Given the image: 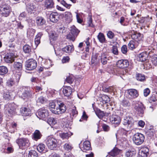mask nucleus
<instances>
[{"label": "nucleus", "mask_w": 157, "mask_h": 157, "mask_svg": "<svg viewBox=\"0 0 157 157\" xmlns=\"http://www.w3.org/2000/svg\"><path fill=\"white\" fill-rule=\"evenodd\" d=\"M47 122L51 126H53L56 124L57 121L56 118L51 117L48 119Z\"/></svg>", "instance_id": "e433bc0d"}, {"label": "nucleus", "mask_w": 157, "mask_h": 157, "mask_svg": "<svg viewBox=\"0 0 157 157\" xmlns=\"http://www.w3.org/2000/svg\"><path fill=\"white\" fill-rule=\"evenodd\" d=\"M148 56L146 52H143L140 54L138 56L139 60L141 62L145 61Z\"/></svg>", "instance_id": "393cba45"}, {"label": "nucleus", "mask_w": 157, "mask_h": 157, "mask_svg": "<svg viewBox=\"0 0 157 157\" xmlns=\"http://www.w3.org/2000/svg\"><path fill=\"white\" fill-rule=\"evenodd\" d=\"M95 112L96 115L100 118H102L105 115L103 112L100 109H97Z\"/></svg>", "instance_id": "a18cd8bd"}, {"label": "nucleus", "mask_w": 157, "mask_h": 157, "mask_svg": "<svg viewBox=\"0 0 157 157\" xmlns=\"http://www.w3.org/2000/svg\"><path fill=\"white\" fill-rule=\"evenodd\" d=\"M122 105L124 106H127L129 105V101L127 100H123L122 103Z\"/></svg>", "instance_id": "774afa93"}, {"label": "nucleus", "mask_w": 157, "mask_h": 157, "mask_svg": "<svg viewBox=\"0 0 157 157\" xmlns=\"http://www.w3.org/2000/svg\"><path fill=\"white\" fill-rule=\"evenodd\" d=\"M74 80V77L71 75L68 76L66 78L65 81L67 83L71 84L73 83Z\"/></svg>", "instance_id": "37998d69"}, {"label": "nucleus", "mask_w": 157, "mask_h": 157, "mask_svg": "<svg viewBox=\"0 0 157 157\" xmlns=\"http://www.w3.org/2000/svg\"><path fill=\"white\" fill-rule=\"evenodd\" d=\"M111 52L114 55H118L119 54V51L116 45H113L111 50Z\"/></svg>", "instance_id": "79ce46f5"}, {"label": "nucleus", "mask_w": 157, "mask_h": 157, "mask_svg": "<svg viewBox=\"0 0 157 157\" xmlns=\"http://www.w3.org/2000/svg\"><path fill=\"white\" fill-rule=\"evenodd\" d=\"M45 146L43 144H39L37 147V149L40 152H41L44 150Z\"/></svg>", "instance_id": "de8ad7c7"}, {"label": "nucleus", "mask_w": 157, "mask_h": 157, "mask_svg": "<svg viewBox=\"0 0 157 157\" xmlns=\"http://www.w3.org/2000/svg\"><path fill=\"white\" fill-rule=\"evenodd\" d=\"M42 35V33L40 32L36 36L34 41L36 46H37L40 43V39Z\"/></svg>", "instance_id": "72a5a7b5"}, {"label": "nucleus", "mask_w": 157, "mask_h": 157, "mask_svg": "<svg viewBox=\"0 0 157 157\" xmlns=\"http://www.w3.org/2000/svg\"><path fill=\"white\" fill-rule=\"evenodd\" d=\"M82 149L83 151L84 152L91 150V148L90 142L88 141H85L83 144Z\"/></svg>", "instance_id": "6ab92c4d"}, {"label": "nucleus", "mask_w": 157, "mask_h": 157, "mask_svg": "<svg viewBox=\"0 0 157 157\" xmlns=\"http://www.w3.org/2000/svg\"><path fill=\"white\" fill-rule=\"evenodd\" d=\"M150 91L148 88H147L144 89V95L145 96H147L150 94Z\"/></svg>", "instance_id": "e2e57ef3"}, {"label": "nucleus", "mask_w": 157, "mask_h": 157, "mask_svg": "<svg viewBox=\"0 0 157 157\" xmlns=\"http://www.w3.org/2000/svg\"><path fill=\"white\" fill-rule=\"evenodd\" d=\"M71 31V33L75 36H77L79 32V31L74 26L72 28Z\"/></svg>", "instance_id": "09e8293b"}, {"label": "nucleus", "mask_w": 157, "mask_h": 157, "mask_svg": "<svg viewBox=\"0 0 157 157\" xmlns=\"http://www.w3.org/2000/svg\"><path fill=\"white\" fill-rule=\"evenodd\" d=\"M58 36L59 35L57 33L54 32L52 33L51 36L54 39H56Z\"/></svg>", "instance_id": "69168bd1"}, {"label": "nucleus", "mask_w": 157, "mask_h": 157, "mask_svg": "<svg viewBox=\"0 0 157 157\" xmlns=\"http://www.w3.org/2000/svg\"><path fill=\"white\" fill-rule=\"evenodd\" d=\"M120 151V150L117 148L115 147L109 153V155L112 156H115L119 154Z\"/></svg>", "instance_id": "cd10ccee"}, {"label": "nucleus", "mask_w": 157, "mask_h": 157, "mask_svg": "<svg viewBox=\"0 0 157 157\" xmlns=\"http://www.w3.org/2000/svg\"><path fill=\"white\" fill-rule=\"evenodd\" d=\"M136 79L140 81H144L145 80V78L144 75L140 74H136Z\"/></svg>", "instance_id": "a19ab883"}, {"label": "nucleus", "mask_w": 157, "mask_h": 157, "mask_svg": "<svg viewBox=\"0 0 157 157\" xmlns=\"http://www.w3.org/2000/svg\"><path fill=\"white\" fill-rule=\"evenodd\" d=\"M60 136L63 139H67L69 137V134L67 133H62L60 134Z\"/></svg>", "instance_id": "5fc2aeb1"}, {"label": "nucleus", "mask_w": 157, "mask_h": 157, "mask_svg": "<svg viewBox=\"0 0 157 157\" xmlns=\"http://www.w3.org/2000/svg\"><path fill=\"white\" fill-rule=\"evenodd\" d=\"M72 145L69 143H66L63 146L64 150L68 152H70L73 148Z\"/></svg>", "instance_id": "c756f323"}, {"label": "nucleus", "mask_w": 157, "mask_h": 157, "mask_svg": "<svg viewBox=\"0 0 157 157\" xmlns=\"http://www.w3.org/2000/svg\"><path fill=\"white\" fill-rule=\"evenodd\" d=\"M151 61L153 64L155 66H157V55H154L151 58Z\"/></svg>", "instance_id": "603ef678"}, {"label": "nucleus", "mask_w": 157, "mask_h": 157, "mask_svg": "<svg viewBox=\"0 0 157 157\" xmlns=\"http://www.w3.org/2000/svg\"><path fill=\"white\" fill-rule=\"evenodd\" d=\"M63 93L65 96L69 97L72 92V89L69 86H65L63 88Z\"/></svg>", "instance_id": "a211bd4d"}, {"label": "nucleus", "mask_w": 157, "mask_h": 157, "mask_svg": "<svg viewBox=\"0 0 157 157\" xmlns=\"http://www.w3.org/2000/svg\"><path fill=\"white\" fill-rule=\"evenodd\" d=\"M14 84V82L12 79H10L8 80L7 82V85L9 87L13 86Z\"/></svg>", "instance_id": "0e129e2a"}, {"label": "nucleus", "mask_w": 157, "mask_h": 157, "mask_svg": "<svg viewBox=\"0 0 157 157\" xmlns=\"http://www.w3.org/2000/svg\"><path fill=\"white\" fill-rule=\"evenodd\" d=\"M14 68L16 70L19 71L21 70L22 68V65L21 63L18 62H15L13 65Z\"/></svg>", "instance_id": "7c9ffc66"}, {"label": "nucleus", "mask_w": 157, "mask_h": 157, "mask_svg": "<svg viewBox=\"0 0 157 157\" xmlns=\"http://www.w3.org/2000/svg\"><path fill=\"white\" fill-rule=\"evenodd\" d=\"M28 157H38V155L36 151L31 150L29 152Z\"/></svg>", "instance_id": "c03bdc74"}, {"label": "nucleus", "mask_w": 157, "mask_h": 157, "mask_svg": "<svg viewBox=\"0 0 157 157\" xmlns=\"http://www.w3.org/2000/svg\"><path fill=\"white\" fill-rule=\"evenodd\" d=\"M22 115L24 116H28L31 113V110L25 107H22L20 109Z\"/></svg>", "instance_id": "a878e982"}, {"label": "nucleus", "mask_w": 157, "mask_h": 157, "mask_svg": "<svg viewBox=\"0 0 157 157\" xmlns=\"http://www.w3.org/2000/svg\"><path fill=\"white\" fill-rule=\"evenodd\" d=\"M99 57L101 62L103 65L106 64L109 60V57L108 55L104 52L101 53Z\"/></svg>", "instance_id": "1a4fd4ad"}, {"label": "nucleus", "mask_w": 157, "mask_h": 157, "mask_svg": "<svg viewBox=\"0 0 157 157\" xmlns=\"http://www.w3.org/2000/svg\"><path fill=\"white\" fill-rule=\"evenodd\" d=\"M41 136L42 134L40 132L39 130H36L35 131L33 135V140L36 141L40 139Z\"/></svg>", "instance_id": "bb28decb"}, {"label": "nucleus", "mask_w": 157, "mask_h": 157, "mask_svg": "<svg viewBox=\"0 0 157 157\" xmlns=\"http://www.w3.org/2000/svg\"><path fill=\"white\" fill-rule=\"evenodd\" d=\"M66 108L65 105L63 103L58 104V107H56L55 114H60L65 112Z\"/></svg>", "instance_id": "0eeeda50"}, {"label": "nucleus", "mask_w": 157, "mask_h": 157, "mask_svg": "<svg viewBox=\"0 0 157 157\" xmlns=\"http://www.w3.org/2000/svg\"><path fill=\"white\" fill-rule=\"evenodd\" d=\"M11 11V9L9 6H4L1 10L2 15L5 17H8Z\"/></svg>", "instance_id": "f8f14e48"}, {"label": "nucleus", "mask_w": 157, "mask_h": 157, "mask_svg": "<svg viewBox=\"0 0 157 157\" xmlns=\"http://www.w3.org/2000/svg\"><path fill=\"white\" fill-rule=\"evenodd\" d=\"M15 57L13 53H9L6 54L4 57V60L7 63H11L13 62Z\"/></svg>", "instance_id": "ddd939ff"}, {"label": "nucleus", "mask_w": 157, "mask_h": 157, "mask_svg": "<svg viewBox=\"0 0 157 157\" xmlns=\"http://www.w3.org/2000/svg\"><path fill=\"white\" fill-rule=\"evenodd\" d=\"M116 65L117 67L120 68H125L128 67L129 62L127 59L119 60L117 61Z\"/></svg>", "instance_id": "423d86ee"}, {"label": "nucleus", "mask_w": 157, "mask_h": 157, "mask_svg": "<svg viewBox=\"0 0 157 157\" xmlns=\"http://www.w3.org/2000/svg\"><path fill=\"white\" fill-rule=\"evenodd\" d=\"M32 93L28 90H25L22 94L21 98L24 100L27 99L32 97Z\"/></svg>", "instance_id": "412c9836"}, {"label": "nucleus", "mask_w": 157, "mask_h": 157, "mask_svg": "<svg viewBox=\"0 0 157 157\" xmlns=\"http://www.w3.org/2000/svg\"><path fill=\"white\" fill-rule=\"evenodd\" d=\"M97 37L100 42L103 43L105 42V38L103 33H100L98 35Z\"/></svg>", "instance_id": "c9c22d12"}, {"label": "nucleus", "mask_w": 157, "mask_h": 157, "mask_svg": "<svg viewBox=\"0 0 157 157\" xmlns=\"http://www.w3.org/2000/svg\"><path fill=\"white\" fill-rule=\"evenodd\" d=\"M128 46L129 48L131 50H133L136 48V46L134 44V42L133 40H131L129 42Z\"/></svg>", "instance_id": "8fccbe9b"}, {"label": "nucleus", "mask_w": 157, "mask_h": 157, "mask_svg": "<svg viewBox=\"0 0 157 157\" xmlns=\"http://www.w3.org/2000/svg\"><path fill=\"white\" fill-rule=\"evenodd\" d=\"M127 93L130 95L131 98H135L139 96L138 91L135 89H130L127 90Z\"/></svg>", "instance_id": "f3484780"}, {"label": "nucleus", "mask_w": 157, "mask_h": 157, "mask_svg": "<svg viewBox=\"0 0 157 157\" xmlns=\"http://www.w3.org/2000/svg\"><path fill=\"white\" fill-rule=\"evenodd\" d=\"M46 144L48 147L51 150L54 149L57 146V141L55 138L48 137L46 141Z\"/></svg>", "instance_id": "7ed1b4c3"}, {"label": "nucleus", "mask_w": 157, "mask_h": 157, "mask_svg": "<svg viewBox=\"0 0 157 157\" xmlns=\"http://www.w3.org/2000/svg\"><path fill=\"white\" fill-rule=\"evenodd\" d=\"M70 60V59L69 56H63L62 59V62L63 63H68Z\"/></svg>", "instance_id": "6e6d98bb"}, {"label": "nucleus", "mask_w": 157, "mask_h": 157, "mask_svg": "<svg viewBox=\"0 0 157 157\" xmlns=\"http://www.w3.org/2000/svg\"><path fill=\"white\" fill-rule=\"evenodd\" d=\"M49 108L52 112V113L55 114L56 109L55 103L53 102H50L49 104Z\"/></svg>", "instance_id": "4c0bfd02"}, {"label": "nucleus", "mask_w": 157, "mask_h": 157, "mask_svg": "<svg viewBox=\"0 0 157 157\" xmlns=\"http://www.w3.org/2000/svg\"><path fill=\"white\" fill-rule=\"evenodd\" d=\"M134 123V121L133 118L129 116L127 117L123 121L124 125L129 129L133 126Z\"/></svg>", "instance_id": "39448f33"}, {"label": "nucleus", "mask_w": 157, "mask_h": 157, "mask_svg": "<svg viewBox=\"0 0 157 157\" xmlns=\"http://www.w3.org/2000/svg\"><path fill=\"white\" fill-rule=\"evenodd\" d=\"M37 65V62L33 59H29L27 60L25 64L26 69L29 70H32L35 69Z\"/></svg>", "instance_id": "20e7f679"}, {"label": "nucleus", "mask_w": 157, "mask_h": 157, "mask_svg": "<svg viewBox=\"0 0 157 157\" xmlns=\"http://www.w3.org/2000/svg\"><path fill=\"white\" fill-rule=\"evenodd\" d=\"M16 143L18 145L19 149H25L28 147L30 144L29 140L26 138H21L17 139Z\"/></svg>", "instance_id": "f03ea898"}, {"label": "nucleus", "mask_w": 157, "mask_h": 157, "mask_svg": "<svg viewBox=\"0 0 157 157\" xmlns=\"http://www.w3.org/2000/svg\"><path fill=\"white\" fill-rule=\"evenodd\" d=\"M24 52L26 53H29L31 52V47L28 44H25L23 48Z\"/></svg>", "instance_id": "ea45409f"}, {"label": "nucleus", "mask_w": 157, "mask_h": 157, "mask_svg": "<svg viewBox=\"0 0 157 157\" xmlns=\"http://www.w3.org/2000/svg\"><path fill=\"white\" fill-rule=\"evenodd\" d=\"M45 101V98L43 96H40L37 100V103L43 104Z\"/></svg>", "instance_id": "13d9d810"}, {"label": "nucleus", "mask_w": 157, "mask_h": 157, "mask_svg": "<svg viewBox=\"0 0 157 157\" xmlns=\"http://www.w3.org/2000/svg\"><path fill=\"white\" fill-rule=\"evenodd\" d=\"M102 99L105 101V103H107L108 101H110L109 97L106 95H104L102 97Z\"/></svg>", "instance_id": "052dcab7"}, {"label": "nucleus", "mask_w": 157, "mask_h": 157, "mask_svg": "<svg viewBox=\"0 0 157 157\" xmlns=\"http://www.w3.org/2000/svg\"><path fill=\"white\" fill-rule=\"evenodd\" d=\"M138 125L140 127L143 128L145 125L144 122L142 120L139 121L138 123Z\"/></svg>", "instance_id": "338daca9"}, {"label": "nucleus", "mask_w": 157, "mask_h": 157, "mask_svg": "<svg viewBox=\"0 0 157 157\" xmlns=\"http://www.w3.org/2000/svg\"><path fill=\"white\" fill-rule=\"evenodd\" d=\"M75 35L71 33H69V34L67 35V38L70 40L74 41L75 39Z\"/></svg>", "instance_id": "3c124183"}, {"label": "nucleus", "mask_w": 157, "mask_h": 157, "mask_svg": "<svg viewBox=\"0 0 157 157\" xmlns=\"http://www.w3.org/2000/svg\"><path fill=\"white\" fill-rule=\"evenodd\" d=\"M99 54L98 53H92L91 61V64L96 65L98 64V61L97 58Z\"/></svg>", "instance_id": "4be33fe9"}, {"label": "nucleus", "mask_w": 157, "mask_h": 157, "mask_svg": "<svg viewBox=\"0 0 157 157\" xmlns=\"http://www.w3.org/2000/svg\"><path fill=\"white\" fill-rule=\"evenodd\" d=\"M149 149L147 147H144L141 149L140 155L142 157H147L149 154Z\"/></svg>", "instance_id": "aec40b11"}, {"label": "nucleus", "mask_w": 157, "mask_h": 157, "mask_svg": "<svg viewBox=\"0 0 157 157\" xmlns=\"http://www.w3.org/2000/svg\"><path fill=\"white\" fill-rule=\"evenodd\" d=\"M36 23L37 26L41 27L45 25L46 21L43 17L38 16L36 18Z\"/></svg>", "instance_id": "4468645a"}, {"label": "nucleus", "mask_w": 157, "mask_h": 157, "mask_svg": "<svg viewBox=\"0 0 157 157\" xmlns=\"http://www.w3.org/2000/svg\"><path fill=\"white\" fill-rule=\"evenodd\" d=\"M64 17L67 22H70L72 20V15L69 12H66L64 13Z\"/></svg>", "instance_id": "2f4dec72"}, {"label": "nucleus", "mask_w": 157, "mask_h": 157, "mask_svg": "<svg viewBox=\"0 0 157 157\" xmlns=\"http://www.w3.org/2000/svg\"><path fill=\"white\" fill-rule=\"evenodd\" d=\"M44 7L47 10L54 7V2L53 0H45L44 2Z\"/></svg>", "instance_id": "9b49d317"}, {"label": "nucleus", "mask_w": 157, "mask_h": 157, "mask_svg": "<svg viewBox=\"0 0 157 157\" xmlns=\"http://www.w3.org/2000/svg\"><path fill=\"white\" fill-rule=\"evenodd\" d=\"M15 105L14 104H9L7 110L8 113L10 114H14L15 112Z\"/></svg>", "instance_id": "c85d7f7f"}, {"label": "nucleus", "mask_w": 157, "mask_h": 157, "mask_svg": "<svg viewBox=\"0 0 157 157\" xmlns=\"http://www.w3.org/2000/svg\"><path fill=\"white\" fill-rule=\"evenodd\" d=\"M157 100L156 96L155 94H153L149 98V101L150 102H155Z\"/></svg>", "instance_id": "680f3d73"}, {"label": "nucleus", "mask_w": 157, "mask_h": 157, "mask_svg": "<svg viewBox=\"0 0 157 157\" xmlns=\"http://www.w3.org/2000/svg\"><path fill=\"white\" fill-rule=\"evenodd\" d=\"M107 35L108 37L110 39H113L115 36L114 33L111 31H109L108 32Z\"/></svg>", "instance_id": "864d4df0"}, {"label": "nucleus", "mask_w": 157, "mask_h": 157, "mask_svg": "<svg viewBox=\"0 0 157 157\" xmlns=\"http://www.w3.org/2000/svg\"><path fill=\"white\" fill-rule=\"evenodd\" d=\"M144 139L145 137L144 135L138 132L135 134L132 138L134 143L137 145L141 144L144 142Z\"/></svg>", "instance_id": "f257e3e1"}, {"label": "nucleus", "mask_w": 157, "mask_h": 157, "mask_svg": "<svg viewBox=\"0 0 157 157\" xmlns=\"http://www.w3.org/2000/svg\"><path fill=\"white\" fill-rule=\"evenodd\" d=\"M71 113L73 116L77 114L78 112L76 110V107L75 106L72 107Z\"/></svg>", "instance_id": "bf43d9fd"}, {"label": "nucleus", "mask_w": 157, "mask_h": 157, "mask_svg": "<svg viewBox=\"0 0 157 157\" xmlns=\"http://www.w3.org/2000/svg\"><path fill=\"white\" fill-rule=\"evenodd\" d=\"M62 50L64 52L71 53L74 50V46L73 45H68L63 48Z\"/></svg>", "instance_id": "b1692460"}, {"label": "nucleus", "mask_w": 157, "mask_h": 157, "mask_svg": "<svg viewBox=\"0 0 157 157\" xmlns=\"http://www.w3.org/2000/svg\"><path fill=\"white\" fill-rule=\"evenodd\" d=\"M121 51L124 54H126L127 52V46L125 45H123L121 48Z\"/></svg>", "instance_id": "4d7b16f0"}, {"label": "nucleus", "mask_w": 157, "mask_h": 157, "mask_svg": "<svg viewBox=\"0 0 157 157\" xmlns=\"http://www.w3.org/2000/svg\"><path fill=\"white\" fill-rule=\"evenodd\" d=\"M134 108L139 114H143L145 107L141 102L138 101L135 104Z\"/></svg>", "instance_id": "6e6552de"}, {"label": "nucleus", "mask_w": 157, "mask_h": 157, "mask_svg": "<svg viewBox=\"0 0 157 157\" xmlns=\"http://www.w3.org/2000/svg\"><path fill=\"white\" fill-rule=\"evenodd\" d=\"M132 39L135 41L138 42L142 40V36L140 33H136L132 34L131 36Z\"/></svg>", "instance_id": "5701e85b"}, {"label": "nucleus", "mask_w": 157, "mask_h": 157, "mask_svg": "<svg viewBox=\"0 0 157 157\" xmlns=\"http://www.w3.org/2000/svg\"><path fill=\"white\" fill-rule=\"evenodd\" d=\"M110 120L111 122L117 125H119L121 122L120 117L116 115L113 114L110 117Z\"/></svg>", "instance_id": "9d476101"}, {"label": "nucleus", "mask_w": 157, "mask_h": 157, "mask_svg": "<svg viewBox=\"0 0 157 157\" xmlns=\"http://www.w3.org/2000/svg\"><path fill=\"white\" fill-rule=\"evenodd\" d=\"M38 114L41 118H45L48 116V111L44 108H41L38 110Z\"/></svg>", "instance_id": "2eb2a0df"}, {"label": "nucleus", "mask_w": 157, "mask_h": 157, "mask_svg": "<svg viewBox=\"0 0 157 157\" xmlns=\"http://www.w3.org/2000/svg\"><path fill=\"white\" fill-rule=\"evenodd\" d=\"M35 8V6L33 4H30V5L28 4L27 6V10L29 12H31L34 10Z\"/></svg>", "instance_id": "49530a36"}, {"label": "nucleus", "mask_w": 157, "mask_h": 157, "mask_svg": "<svg viewBox=\"0 0 157 157\" xmlns=\"http://www.w3.org/2000/svg\"><path fill=\"white\" fill-rule=\"evenodd\" d=\"M8 72V69L6 67L3 66H0V75H4Z\"/></svg>", "instance_id": "f704fd0d"}, {"label": "nucleus", "mask_w": 157, "mask_h": 157, "mask_svg": "<svg viewBox=\"0 0 157 157\" xmlns=\"http://www.w3.org/2000/svg\"><path fill=\"white\" fill-rule=\"evenodd\" d=\"M136 152L134 150H128L126 151L125 155L126 157H135Z\"/></svg>", "instance_id": "473e14b6"}, {"label": "nucleus", "mask_w": 157, "mask_h": 157, "mask_svg": "<svg viewBox=\"0 0 157 157\" xmlns=\"http://www.w3.org/2000/svg\"><path fill=\"white\" fill-rule=\"evenodd\" d=\"M59 16L57 12H52L50 15V21L53 23L57 22L59 19Z\"/></svg>", "instance_id": "dca6fc26"}, {"label": "nucleus", "mask_w": 157, "mask_h": 157, "mask_svg": "<svg viewBox=\"0 0 157 157\" xmlns=\"http://www.w3.org/2000/svg\"><path fill=\"white\" fill-rule=\"evenodd\" d=\"M155 130L153 126H151L150 128H149L147 131V133L149 136L151 137L153 136L155 133Z\"/></svg>", "instance_id": "58836bf2"}]
</instances>
